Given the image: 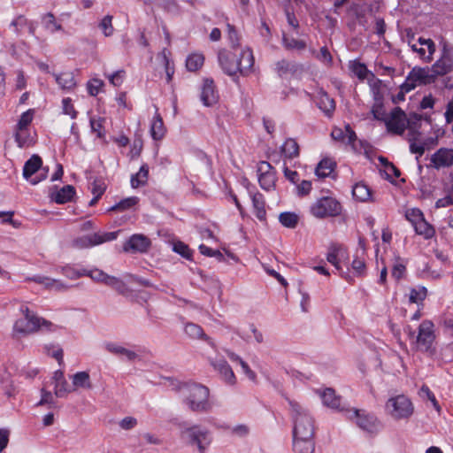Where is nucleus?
<instances>
[{"label": "nucleus", "instance_id": "nucleus-1", "mask_svg": "<svg viewBox=\"0 0 453 453\" xmlns=\"http://www.w3.org/2000/svg\"><path fill=\"white\" fill-rule=\"evenodd\" d=\"M182 403L193 412L208 413L213 403L210 399V389L198 383H185L179 388Z\"/></svg>", "mask_w": 453, "mask_h": 453}, {"label": "nucleus", "instance_id": "nucleus-2", "mask_svg": "<svg viewBox=\"0 0 453 453\" xmlns=\"http://www.w3.org/2000/svg\"><path fill=\"white\" fill-rule=\"evenodd\" d=\"M293 422V436H313L317 428L316 419L311 412L299 403L288 400Z\"/></svg>", "mask_w": 453, "mask_h": 453}, {"label": "nucleus", "instance_id": "nucleus-3", "mask_svg": "<svg viewBox=\"0 0 453 453\" xmlns=\"http://www.w3.org/2000/svg\"><path fill=\"white\" fill-rule=\"evenodd\" d=\"M63 273L67 279L72 280H78L81 277H88L91 280L101 283H109V280L111 283H149L146 280H139L137 277L130 273H127L121 278H116L110 276L98 269L88 271L85 269H77L72 266H65L63 268Z\"/></svg>", "mask_w": 453, "mask_h": 453}, {"label": "nucleus", "instance_id": "nucleus-4", "mask_svg": "<svg viewBox=\"0 0 453 453\" xmlns=\"http://www.w3.org/2000/svg\"><path fill=\"white\" fill-rule=\"evenodd\" d=\"M180 438L188 446L196 447L199 453H206L212 441L211 433L200 425H180Z\"/></svg>", "mask_w": 453, "mask_h": 453}, {"label": "nucleus", "instance_id": "nucleus-5", "mask_svg": "<svg viewBox=\"0 0 453 453\" xmlns=\"http://www.w3.org/2000/svg\"><path fill=\"white\" fill-rule=\"evenodd\" d=\"M20 311L23 317L17 319L14 323L13 334L15 335H26L38 330L52 332L58 329L56 325L36 316L35 313L30 311L27 307H21Z\"/></svg>", "mask_w": 453, "mask_h": 453}, {"label": "nucleus", "instance_id": "nucleus-6", "mask_svg": "<svg viewBox=\"0 0 453 453\" xmlns=\"http://www.w3.org/2000/svg\"><path fill=\"white\" fill-rule=\"evenodd\" d=\"M342 414L369 434H377L381 428V424L377 417L365 410L342 408Z\"/></svg>", "mask_w": 453, "mask_h": 453}, {"label": "nucleus", "instance_id": "nucleus-7", "mask_svg": "<svg viewBox=\"0 0 453 453\" xmlns=\"http://www.w3.org/2000/svg\"><path fill=\"white\" fill-rule=\"evenodd\" d=\"M386 408L395 419L409 418L414 411L411 401L403 395L391 397L386 403Z\"/></svg>", "mask_w": 453, "mask_h": 453}, {"label": "nucleus", "instance_id": "nucleus-8", "mask_svg": "<svg viewBox=\"0 0 453 453\" xmlns=\"http://www.w3.org/2000/svg\"><path fill=\"white\" fill-rule=\"evenodd\" d=\"M42 160L40 156L34 154L23 167V177L32 185H36L47 177L48 168H42Z\"/></svg>", "mask_w": 453, "mask_h": 453}, {"label": "nucleus", "instance_id": "nucleus-9", "mask_svg": "<svg viewBox=\"0 0 453 453\" xmlns=\"http://www.w3.org/2000/svg\"><path fill=\"white\" fill-rule=\"evenodd\" d=\"M383 123L388 133L402 135L408 125L406 113L400 107H395L386 117Z\"/></svg>", "mask_w": 453, "mask_h": 453}, {"label": "nucleus", "instance_id": "nucleus-10", "mask_svg": "<svg viewBox=\"0 0 453 453\" xmlns=\"http://www.w3.org/2000/svg\"><path fill=\"white\" fill-rule=\"evenodd\" d=\"M340 203L331 196H324L316 201L311 207V212L316 218L337 216L340 212Z\"/></svg>", "mask_w": 453, "mask_h": 453}, {"label": "nucleus", "instance_id": "nucleus-11", "mask_svg": "<svg viewBox=\"0 0 453 453\" xmlns=\"http://www.w3.org/2000/svg\"><path fill=\"white\" fill-rule=\"evenodd\" d=\"M435 340L434 324L428 319L423 320L418 326L416 344L421 351H431Z\"/></svg>", "mask_w": 453, "mask_h": 453}, {"label": "nucleus", "instance_id": "nucleus-12", "mask_svg": "<svg viewBox=\"0 0 453 453\" xmlns=\"http://www.w3.org/2000/svg\"><path fill=\"white\" fill-rule=\"evenodd\" d=\"M119 231L106 233H94L77 238L73 241V245L79 249H85L102 244L106 242L113 241L117 238Z\"/></svg>", "mask_w": 453, "mask_h": 453}, {"label": "nucleus", "instance_id": "nucleus-13", "mask_svg": "<svg viewBox=\"0 0 453 453\" xmlns=\"http://www.w3.org/2000/svg\"><path fill=\"white\" fill-rule=\"evenodd\" d=\"M114 290L130 301L145 302L149 293L144 285H113Z\"/></svg>", "mask_w": 453, "mask_h": 453}, {"label": "nucleus", "instance_id": "nucleus-14", "mask_svg": "<svg viewBox=\"0 0 453 453\" xmlns=\"http://www.w3.org/2000/svg\"><path fill=\"white\" fill-rule=\"evenodd\" d=\"M219 62L224 73L231 77H235L238 69H240V63H238V57L230 51L220 50L219 52ZM236 81L235 78H234Z\"/></svg>", "mask_w": 453, "mask_h": 453}, {"label": "nucleus", "instance_id": "nucleus-15", "mask_svg": "<svg viewBox=\"0 0 453 453\" xmlns=\"http://www.w3.org/2000/svg\"><path fill=\"white\" fill-rule=\"evenodd\" d=\"M257 172L259 173L258 182L263 189L268 191L274 187L276 173L268 162L261 161Z\"/></svg>", "mask_w": 453, "mask_h": 453}, {"label": "nucleus", "instance_id": "nucleus-16", "mask_svg": "<svg viewBox=\"0 0 453 453\" xmlns=\"http://www.w3.org/2000/svg\"><path fill=\"white\" fill-rule=\"evenodd\" d=\"M151 245L150 240L141 234H133L127 242L123 245V250L126 252H140L143 253L148 251Z\"/></svg>", "mask_w": 453, "mask_h": 453}, {"label": "nucleus", "instance_id": "nucleus-17", "mask_svg": "<svg viewBox=\"0 0 453 453\" xmlns=\"http://www.w3.org/2000/svg\"><path fill=\"white\" fill-rule=\"evenodd\" d=\"M409 45L414 52H417L420 58L424 59L426 62H429L433 59V54L435 51V44L431 39H424L422 37L418 38V42L411 43L409 41Z\"/></svg>", "mask_w": 453, "mask_h": 453}, {"label": "nucleus", "instance_id": "nucleus-18", "mask_svg": "<svg viewBox=\"0 0 453 453\" xmlns=\"http://www.w3.org/2000/svg\"><path fill=\"white\" fill-rule=\"evenodd\" d=\"M211 365L213 369L219 374L222 380H224L226 384L234 386L236 384V377L228 365V363L224 359H211Z\"/></svg>", "mask_w": 453, "mask_h": 453}, {"label": "nucleus", "instance_id": "nucleus-19", "mask_svg": "<svg viewBox=\"0 0 453 453\" xmlns=\"http://www.w3.org/2000/svg\"><path fill=\"white\" fill-rule=\"evenodd\" d=\"M342 142L349 146L350 150L355 153H362L365 150V142L357 138L349 124L345 125L344 132L342 131Z\"/></svg>", "mask_w": 453, "mask_h": 453}, {"label": "nucleus", "instance_id": "nucleus-20", "mask_svg": "<svg viewBox=\"0 0 453 453\" xmlns=\"http://www.w3.org/2000/svg\"><path fill=\"white\" fill-rule=\"evenodd\" d=\"M431 162L437 169L453 165V149L441 148L432 155Z\"/></svg>", "mask_w": 453, "mask_h": 453}, {"label": "nucleus", "instance_id": "nucleus-21", "mask_svg": "<svg viewBox=\"0 0 453 453\" xmlns=\"http://www.w3.org/2000/svg\"><path fill=\"white\" fill-rule=\"evenodd\" d=\"M436 76L433 66L432 68L415 67L411 71L408 80L418 81L420 84H430L434 82Z\"/></svg>", "mask_w": 453, "mask_h": 453}, {"label": "nucleus", "instance_id": "nucleus-22", "mask_svg": "<svg viewBox=\"0 0 453 453\" xmlns=\"http://www.w3.org/2000/svg\"><path fill=\"white\" fill-rule=\"evenodd\" d=\"M337 167V163L335 160L330 157L323 158L315 168V174L320 178L324 179L326 177H332L336 180L335 169Z\"/></svg>", "mask_w": 453, "mask_h": 453}, {"label": "nucleus", "instance_id": "nucleus-23", "mask_svg": "<svg viewBox=\"0 0 453 453\" xmlns=\"http://www.w3.org/2000/svg\"><path fill=\"white\" fill-rule=\"evenodd\" d=\"M315 393L320 397L324 406L335 411L339 409L340 398L333 388H318L315 390Z\"/></svg>", "mask_w": 453, "mask_h": 453}, {"label": "nucleus", "instance_id": "nucleus-24", "mask_svg": "<svg viewBox=\"0 0 453 453\" xmlns=\"http://www.w3.org/2000/svg\"><path fill=\"white\" fill-rule=\"evenodd\" d=\"M293 450L295 453H313L315 441L313 436H293Z\"/></svg>", "mask_w": 453, "mask_h": 453}, {"label": "nucleus", "instance_id": "nucleus-25", "mask_svg": "<svg viewBox=\"0 0 453 453\" xmlns=\"http://www.w3.org/2000/svg\"><path fill=\"white\" fill-rule=\"evenodd\" d=\"M104 348L107 352L119 357H124L127 361H133L137 357V354L134 351L113 342H104Z\"/></svg>", "mask_w": 453, "mask_h": 453}, {"label": "nucleus", "instance_id": "nucleus-26", "mask_svg": "<svg viewBox=\"0 0 453 453\" xmlns=\"http://www.w3.org/2000/svg\"><path fill=\"white\" fill-rule=\"evenodd\" d=\"M434 73L438 75H444L453 70V58L449 51L444 50L441 57L434 65Z\"/></svg>", "mask_w": 453, "mask_h": 453}, {"label": "nucleus", "instance_id": "nucleus-27", "mask_svg": "<svg viewBox=\"0 0 453 453\" xmlns=\"http://www.w3.org/2000/svg\"><path fill=\"white\" fill-rule=\"evenodd\" d=\"M52 380L55 382L54 394L57 397H65L69 393L73 392V389H71V387L68 386L62 371H56Z\"/></svg>", "mask_w": 453, "mask_h": 453}, {"label": "nucleus", "instance_id": "nucleus-28", "mask_svg": "<svg viewBox=\"0 0 453 453\" xmlns=\"http://www.w3.org/2000/svg\"><path fill=\"white\" fill-rule=\"evenodd\" d=\"M218 96L212 80L205 79L201 91V101L205 106H211L217 102Z\"/></svg>", "mask_w": 453, "mask_h": 453}, {"label": "nucleus", "instance_id": "nucleus-29", "mask_svg": "<svg viewBox=\"0 0 453 453\" xmlns=\"http://www.w3.org/2000/svg\"><path fill=\"white\" fill-rule=\"evenodd\" d=\"M184 331L190 338L204 340L212 348L216 347L214 341L204 334L200 326L195 323H187Z\"/></svg>", "mask_w": 453, "mask_h": 453}, {"label": "nucleus", "instance_id": "nucleus-30", "mask_svg": "<svg viewBox=\"0 0 453 453\" xmlns=\"http://www.w3.org/2000/svg\"><path fill=\"white\" fill-rule=\"evenodd\" d=\"M238 63H240V69H238V73L243 76L248 75L254 65L252 51L250 49L242 50L240 58H238Z\"/></svg>", "mask_w": 453, "mask_h": 453}, {"label": "nucleus", "instance_id": "nucleus-31", "mask_svg": "<svg viewBox=\"0 0 453 453\" xmlns=\"http://www.w3.org/2000/svg\"><path fill=\"white\" fill-rule=\"evenodd\" d=\"M72 387L71 389L76 391L80 388L91 389L92 382L90 376L88 372H78L72 376Z\"/></svg>", "mask_w": 453, "mask_h": 453}, {"label": "nucleus", "instance_id": "nucleus-32", "mask_svg": "<svg viewBox=\"0 0 453 453\" xmlns=\"http://www.w3.org/2000/svg\"><path fill=\"white\" fill-rule=\"evenodd\" d=\"M353 197L359 202L372 201V190L363 182L357 183L352 188Z\"/></svg>", "mask_w": 453, "mask_h": 453}, {"label": "nucleus", "instance_id": "nucleus-33", "mask_svg": "<svg viewBox=\"0 0 453 453\" xmlns=\"http://www.w3.org/2000/svg\"><path fill=\"white\" fill-rule=\"evenodd\" d=\"M225 352L232 362H236L241 365L242 372L251 381H256V372L250 369L249 365L240 356L229 349H226Z\"/></svg>", "mask_w": 453, "mask_h": 453}, {"label": "nucleus", "instance_id": "nucleus-34", "mask_svg": "<svg viewBox=\"0 0 453 453\" xmlns=\"http://www.w3.org/2000/svg\"><path fill=\"white\" fill-rule=\"evenodd\" d=\"M75 195V188L72 185L64 186L58 192L51 194V199L57 203H65Z\"/></svg>", "mask_w": 453, "mask_h": 453}, {"label": "nucleus", "instance_id": "nucleus-35", "mask_svg": "<svg viewBox=\"0 0 453 453\" xmlns=\"http://www.w3.org/2000/svg\"><path fill=\"white\" fill-rule=\"evenodd\" d=\"M165 134V128L164 126L163 119L160 114L157 112V109L156 110V115L154 116L151 127H150V134L151 137L156 140H161Z\"/></svg>", "mask_w": 453, "mask_h": 453}, {"label": "nucleus", "instance_id": "nucleus-36", "mask_svg": "<svg viewBox=\"0 0 453 453\" xmlns=\"http://www.w3.org/2000/svg\"><path fill=\"white\" fill-rule=\"evenodd\" d=\"M427 296V289L423 285H418L415 288H411L408 294L409 303H416L418 306H423V302Z\"/></svg>", "mask_w": 453, "mask_h": 453}, {"label": "nucleus", "instance_id": "nucleus-37", "mask_svg": "<svg viewBox=\"0 0 453 453\" xmlns=\"http://www.w3.org/2000/svg\"><path fill=\"white\" fill-rule=\"evenodd\" d=\"M252 203L255 210L256 217L261 220L265 221L266 218V211L265 208V200L263 195L260 193H256L252 196Z\"/></svg>", "mask_w": 453, "mask_h": 453}, {"label": "nucleus", "instance_id": "nucleus-38", "mask_svg": "<svg viewBox=\"0 0 453 453\" xmlns=\"http://www.w3.org/2000/svg\"><path fill=\"white\" fill-rule=\"evenodd\" d=\"M280 151L289 159L299 156V145L295 139L288 138L280 147Z\"/></svg>", "mask_w": 453, "mask_h": 453}, {"label": "nucleus", "instance_id": "nucleus-39", "mask_svg": "<svg viewBox=\"0 0 453 453\" xmlns=\"http://www.w3.org/2000/svg\"><path fill=\"white\" fill-rule=\"evenodd\" d=\"M54 76L57 83L63 89H71L76 85L74 75L72 72H65L61 73L60 74H55Z\"/></svg>", "mask_w": 453, "mask_h": 453}, {"label": "nucleus", "instance_id": "nucleus-40", "mask_svg": "<svg viewBox=\"0 0 453 453\" xmlns=\"http://www.w3.org/2000/svg\"><path fill=\"white\" fill-rule=\"evenodd\" d=\"M149 176V166L144 164L141 166L139 172L136 174L131 176V186L134 188H137L140 186H143L147 183Z\"/></svg>", "mask_w": 453, "mask_h": 453}, {"label": "nucleus", "instance_id": "nucleus-41", "mask_svg": "<svg viewBox=\"0 0 453 453\" xmlns=\"http://www.w3.org/2000/svg\"><path fill=\"white\" fill-rule=\"evenodd\" d=\"M369 86L372 98L374 102L384 101V96L381 91V81L375 79L373 73H371V79L369 80Z\"/></svg>", "mask_w": 453, "mask_h": 453}, {"label": "nucleus", "instance_id": "nucleus-42", "mask_svg": "<svg viewBox=\"0 0 453 453\" xmlns=\"http://www.w3.org/2000/svg\"><path fill=\"white\" fill-rule=\"evenodd\" d=\"M279 221L285 227L295 228L298 224L299 216L291 211L281 212L279 215Z\"/></svg>", "mask_w": 453, "mask_h": 453}, {"label": "nucleus", "instance_id": "nucleus-43", "mask_svg": "<svg viewBox=\"0 0 453 453\" xmlns=\"http://www.w3.org/2000/svg\"><path fill=\"white\" fill-rule=\"evenodd\" d=\"M413 227L417 234L423 235L426 239H429L434 234V229L424 218L416 222Z\"/></svg>", "mask_w": 453, "mask_h": 453}, {"label": "nucleus", "instance_id": "nucleus-44", "mask_svg": "<svg viewBox=\"0 0 453 453\" xmlns=\"http://www.w3.org/2000/svg\"><path fill=\"white\" fill-rule=\"evenodd\" d=\"M418 136L409 133L407 139L410 142V151L421 157L426 151V142H418Z\"/></svg>", "mask_w": 453, "mask_h": 453}, {"label": "nucleus", "instance_id": "nucleus-45", "mask_svg": "<svg viewBox=\"0 0 453 453\" xmlns=\"http://www.w3.org/2000/svg\"><path fill=\"white\" fill-rule=\"evenodd\" d=\"M138 197L131 196L125 198L119 202L118 203L111 206L108 211H124L131 207L134 206L138 203Z\"/></svg>", "mask_w": 453, "mask_h": 453}, {"label": "nucleus", "instance_id": "nucleus-46", "mask_svg": "<svg viewBox=\"0 0 453 453\" xmlns=\"http://www.w3.org/2000/svg\"><path fill=\"white\" fill-rule=\"evenodd\" d=\"M204 58L201 54H192L186 60V66L188 71L195 72L202 67Z\"/></svg>", "mask_w": 453, "mask_h": 453}, {"label": "nucleus", "instance_id": "nucleus-47", "mask_svg": "<svg viewBox=\"0 0 453 453\" xmlns=\"http://www.w3.org/2000/svg\"><path fill=\"white\" fill-rule=\"evenodd\" d=\"M349 67L351 73L361 81L365 80L368 74V69L366 65L360 62L350 61Z\"/></svg>", "mask_w": 453, "mask_h": 453}, {"label": "nucleus", "instance_id": "nucleus-48", "mask_svg": "<svg viewBox=\"0 0 453 453\" xmlns=\"http://www.w3.org/2000/svg\"><path fill=\"white\" fill-rule=\"evenodd\" d=\"M371 113L372 114L374 119L383 122L388 116L384 107V101L373 102Z\"/></svg>", "mask_w": 453, "mask_h": 453}, {"label": "nucleus", "instance_id": "nucleus-49", "mask_svg": "<svg viewBox=\"0 0 453 453\" xmlns=\"http://www.w3.org/2000/svg\"><path fill=\"white\" fill-rule=\"evenodd\" d=\"M421 119V115L418 113H412L409 118H407V128L409 129V133H411L412 135H420V133L418 129L420 127Z\"/></svg>", "mask_w": 453, "mask_h": 453}, {"label": "nucleus", "instance_id": "nucleus-50", "mask_svg": "<svg viewBox=\"0 0 453 453\" xmlns=\"http://www.w3.org/2000/svg\"><path fill=\"white\" fill-rule=\"evenodd\" d=\"M406 273V266L405 265L403 264V262L400 259V258H397L393 266H392V269H391V275H392V278L395 280H401L403 279V276Z\"/></svg>", "mask_w": 453, "mask_h": 453}, {"label": "nucleus", "instance_id": "nucleus-51", "mask_svg": "<svg viewBox=\"0 0 453 453\" xmlns=\"http://www.w3.org/2000/svg\"><path fill=\"white\" fill-rule=\"evenodd\" d=\"M42 23L46 29L51 33L61 30L62 26L56 21L55 16L51 12L46 13L42 17Z\"/></svg>", "mask_w": 453, "mask_h": 453}, {"label": "nucleus", "instance_id": "nucleus-52", "mask_svg": "<svg viewBox=\"0 0 453 453\" xmlns=\"http://www.w3.org/2000/svg\"><path fill=\"white\" fill-rule=\"evenodd\" d=\"M283 45L288 50H302L306 47V43L302 40H297L293 37L283 35Z\"/></svg>", "mask_w": 453, "mask_h": 453}, {"label": "nucleus", "instance_id": "nucleus-53", "mask_svg": "<svg viewBox=\"0 0 453 453\" xmlns=\"http://www.w3.org/2000/svg\"><path fill=\"white\" fill-rule=\"evenodd\" d=\"M34 110L30 109L25 112H23L20 116V119L17 124L16 130H25L27 128L29 124L33 120Z\"/></svg>", "mask_w": 453, "mask_h": 453}, {"label": "nucleus", "instance_id": "nucleus-54", "mask_svg": "<svg viewBox=\"0 0 453 453\" xmlns=\"http://www.w3.org/2000/svg\"><path fill=\"white\" fill-rule=\"evenodd\" d=\"M99 27L105 36H111L114 32L112 26V16L106 15L99 23Z\"/></svg>", "mask_w": 453, "mask_h": 453}, {"label": "nucleus", "instance_id": "nucleus-55", "mask_svg": "<svg viewBox=\"0 0 453 453\" xmlns=\"http://www.w3.org/2000/svg\"><path fill=\"white\" fill-rule=\"evenodd\" d=\"M173 251L180 254L181 257L190 259L192 256V250L188 248L187 244L182 242H176L173 243Z\"/></svg>", "mask_w": 453, "mask_h": 453}, {"label": "nucleus", "instance_id": "nucleus-56", "mask_svg": "<svg viewBox=\"0 0 453 453\" xmlns=\"http://www.w3.org/2000/svg\"><path fill=\"white\" fill-rule=\"evenodd\" d=\"M15 141L18 143V146L20 148L27 147L30 145L29 134L27 129L25 130H16L15 134Z\"/></svg>", "mask_w": 453, "mask_h": 453}, {"label": "nucleus", "instance_id": "nucleus-57", "mask_svg": "<svg viewBox=\"0 0 453 453\" xmlns=\"http://www.w3.org/2000/svg\"><path fill=\"white\" fill-rule=\"evenodd\" d=\"M338 252H339V247L336 243H334L329 247L327 256H326L327 261L329 263H331L332 265H334L336 269H339V263L337 260Z\"/></svg>", "mask_w": 453, "mask_h": 453}, {"label": "nucleus", "instance_id": "nucleus-58", "mask_svg": "<svg viewBox=\"0 0 453 453\" xmlns=\"http://www.w3.org/2000/svg\"><path fill=\"white\" fill-rule=\"evenodd\" d=\"M320 108L327 114L335 109V103L333 99H330L327 95H324L320 99Z\"/></svg>", "mask_w": 453, "mask_h": 453}, {"label": "nucleus", "instance_id": "nucleus-59", "mask_svg": "<svg viewBox=\"0 0 453 453\" xmlns=\"http://www.w3.org/2000/svg\"><path fill=\"white\" fill-rule=\"evenodd\" d=\"M298 296L301 297L300 300V305L301 309L303 312L308 311L309 309V301H310V295L307 290H305L303 288H302L300 285L297 289Z\"/></svg>", "mask_w": 453, "mask_h": 453}, {"label": "nucleus", "instance_id": "nucleus-60", "mask_svg": "<svg viewBox=\"0 0 453 453\" xmlns=\"http://www.w3.org/2000/svg\"><path fill=\"white\" fill-rule=\"evenodd\" d=\"M104 119L98 118H91L90 119V127L92 129V132L96 133L97 137L102 138L104 137V134L102 131L104 129L103 122Z\"/></svg>", "mask_w": 453, "mask_h": 453}, {"label": "nucleus", "instance_id": "nucleus-61", "mask_svg": "<svg viewBox=\"0 0 453 453\" xmlns=\"http://www.w3.org/2000/svg\"><path fill=\"white\" fill-rule=\"evenodd\" d=\"M380 173L385 174V179L392 181V177H399L401 174L400 170L393 164L391 163L387 166L385 169L380 170Z\"/></svg>", "mask_w": 453, "mask_h": 453}, {"label": "nucleus", "instance_id": "nucleus-62", "mask_svg": "<svg viewBox=\"0 0 453 453\" xmlns=\"http://www.w3.org/2000/svg\"><path fill=\"white\" fill-rule=\"evenodd\" d=\"M351 267L353 270V273L357 276H361L365 272V263L364 259L358 257L355 258L352 261Z\"/></svg>", "mask_w": 453, "mask_h": 453}, {"label": "nucleus", "instance_id": "nucleus-63", "mask_svg": "<svg viewBox=\"0 0 453 453\" xmlns=\"http://www.w3.org/2000/svg\"><path fill=\"white\" fill-rule=\"evenodd\" d=\"M405 217L411 223L412 226H414L416 222L419 221L424 218L422 211L418 209L408 210L406 211Z\"/></svg>", "mask_w": 453, "mask_h": 453}, {"label": "nucleus", "instance_id": "nucleus-64", "mask_svg": "<svg viewBox=\"0 0 453 453\" xmlns=\"http://www.w3.org/2000/svg\"><path fill=\"white\" fill-rule=\"evenodd\" d=\"M28 24V20L25 18L23 15L18 16L16 19H14L12 23L11 27H14V31L17 35L19 34L20 29L27 26Z\"/></svg>", "mask_w": 453, "mask_h": 453}]
</instances>
